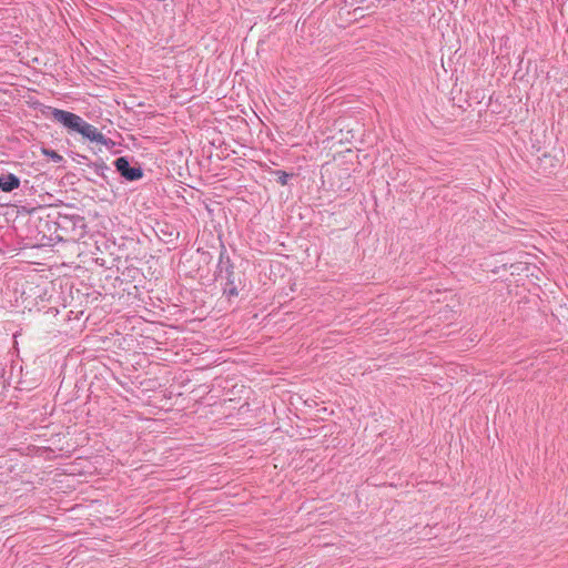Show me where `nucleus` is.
Here are the masks:
<instances>
[{"label": "nucleus", "instance_id": "39448f33", "mask_svg": "<svg viewBox=\"0 0 568 568\" xmlns=\"http://www.w3.org/2000/svg\"><path fill=\"white\" fill-rule=\"evenodd\" d=\"M42 153L45 156H48L49 159H51L54 163H60V162L63 161V156L61 154H59L57 151H54V150L43 149Z\"/></svg>", "mask_w": 568, "mask_h": 568}, {"label": "nucleus", "instance_id": "f257e3e1", "mask_svg": "<svg viewBox=\"0 0 568 568\" xmlns=\"http://www.w3.org/2000/svg\"><path fill=\"white\" fill-rule=\"evenodd\" d=\"M51 116L54 121L61 123L68 130L81 134L84 139L91 142H95L100 145H103L109 150L115 145L114 141L103 135L98 130V128L88 123L75 113L57 108H51Z\"/></svg>", "mask_w": 568, "mask_h": 568}, {"label": "nucleus", "instance_id": "20e7f679", "mask_svg": "<svg viewBox=\"0 0 568 568\" xmlns=\"http://www.w3.org/2000/svg\"><path fill=\"white\" fill-rule=\"evenodd\" d=\"M21 181L20 178L12 173H1L0 174V191L4 193H10L20 187Z\"/></svg>", "mask_w": 568, "mask_h": 568}, {"label": "nucleus", "instance_id": "423d86ee", "mask_svg": "<svg viewBox=\"0 0 568 568\" xmlns=\"http://www.w3.org/2000/svg\"><path fill=\"white\" fill-rule=\"evenodd\" d=\"M273 173H274V175H276V176H277V182H278L281 185H283V186H284V185H287V183H288V179H290L291 176H293V174H290V173H287V172H285V171H282V170H276V171H274Z\"/></svg>", "mask_w": 568, "mask_h": 568}, {"label": "nucleus", "instance_id": "f03ea898", "mask_svg": "<svg viewBox=\"0 0 568 568\" xmlns=\"http://www.w3.org/2000/svg\"><path fill=\"white\" fill-rule=\"evenodd\" d=\"M234 268V263L232 262L226 247L222 244L214 276L216 281L222 282L223 294L227 298L239 296L240 288L244 286L241 274L236 273Z\"/></svg>", "mask_w": 568, "mask_h": 568}, {"label": "nucleus", "instance_id": "0eeeda50", "mask_svg": "<svg viewBox=\"0 0 568 568\" xmlns=\"http://www.w3.org/2000/svg\"><path fill=\"white\" fill-rule=\"evenodd\" d=\"M100 168L101 169H108L106 165L103 162L100 164Z\"/></svg>", "mask_w": 568, "mask_h": 568}, {"label": "nucleus", "instance_id": "7ed1b4c3", "mask_svg": "<svg viewBox=\"0 0 568 568\" xmlns=\"http://www.w3.org/2000/svg\"><path fill=\"white\" fill-rule=\"evenodd\" d=\"M119 174L126 181H138L143 176V170L139 164L132 166L126 156H120L114 161Z\"/></svg>", "mask_w": 568, "mask_h": 568}]
</instances>
